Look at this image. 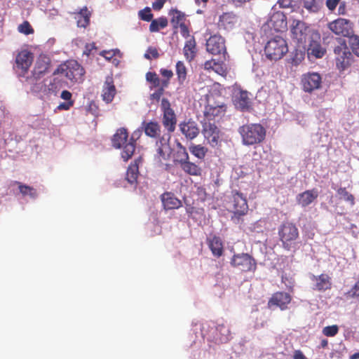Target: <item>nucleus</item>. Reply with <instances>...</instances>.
I'll return each instance as SVG.
<instances>
[{
    "label": "nucleus",
    "instance_id": "9d476101",
    "mask_svg": "<svg viewBox=\"0 0 359 359\" xmlns=\"http://www.w3.org/2000/svg\"><path fill=\"white\" fill-rule=\"evenodd\" d=\"M161 109L163 112L162 123L168 132V134L175 130L177 125V116L171 107L170 101L167 98L161 100Z\"/></svg>",
    "mask_w": 359,
    "mask_h": 359
},
{
    "label": "nucleus",
    "instance_id": "20e7f679",
    "mask_svg": "<svg viewBox=\"0 0 359 359\" xmlns=\"http://www.w3.org/2000/svg\"><path fill=\"white\" fill-rule=\"evenodd\" d=\"M288 52L286 41L276 36L268 41L264 47L266 57L271 60H278Z\"/></svg>",
    "mask_w": 359,
    "mask_h": 359
},
{
    "label": "nucleus",
    "instance_id": "a878e982",
    "mask_svg": "<svg viewBox=\"0 0 359 359\" xmlns=\"http://www.w3.org/2000/svg\"><path fill=\"white\" fill-rule=\"evenodd\" d=\"M142 158L140 156L129 165L126 172V180L130 184H136L140 173L139 166L142 164Z\"/></svg>",
    "mask_w": 359,
    "mask_h": 359
},
{
    "label": "nucleus",
    "instance_id": "a19ab883",
    "mask_svg": "<svg viewBox=\"0 0 359 359\" xmlns=\"http://www.w3.org/2000/svg\"><path fill=\"white\" fill-rule=\"evenodd\" d=\"M169 15L172 16L170 22L175 29L178 27L181 23H184L185 15L177 9H171Z\"/></svg>",
    "mask_w": 359,
    "mask_h": 359
},
{
    "label": "nucleus",
    "instance_id": "6e6d98bb",
    "mask_svg": "<svg viewBox=\"0 0 359 359\" xmlns=\"http://www.w3.org/2000/svg\"><path fill=\"white\" fill-rule=\"evenodd\" d=\"M165 88H157V90L154 92L153 93H151L150 95V100H155L156 102H158L161 99V97L163 95L164 93V90H165Z\"/></svg>",
    "mask_w": 359,
    "mask_h": 359
},
{
    "label": "nucleus",
    "instance_id": "774afa93",
    "mask_svg": "<svg viewBox=\"0 0 359 359\" xmlns=\"http://www.w3.org/2000/svg\"><path fill=\"white\" fill-rule=\"evenodd\" d=\"M293 359H308L303 352L300 350H296L293 354Z\"/></svg>",
    "mask_w": 359,
    "mask_h": 359
},
{
    "label": "nucleus",
    "instance_id": "de8ad7c7",
    "mask_svg": "<svg viewBox=\"0 0 359 359\" xmlns=\"http://www.w3.org/2000/svg\"><path fill=\"white\" fill-rule=\"evenodd\" d=\"M337 194L340 196V198L348 203L351 206L355 204L354 196L348 192L345 187H340L337 191Z\"/></svg>",
    "mask_w": 359,
    "mask_h": 359
},
{
    "label": "nucleus",
    "instance_id": "79ce46f5",
    "mask_svg": "<svg viewBox=\"0 0 359 359\" xmlns=\"http://www.w3.org/2000/svg\"><path fill=\"white\" fill-rule=\"evenodd\" d=\"M189 151L198 159H203L208 152V149L201 144H192L189 147Z\"/></svg>",
    "mask_w": 359,
    "mask_h": 359
},
{
    "label": "nucleus",
    "instance_id": "7ed1b4c3",
    "mask_svg": "<svg viewBox=\"0 0 359 359\" xmlns=\"http://www.w3.org/2000/svg\"><path fill=\"white\" fill-rule=\"evenodd\" d=\"M337 41V44L333 48L336 66L339 71H344L351 65L353 56L345 39L339 38Z\"/></svg>",
    "mask_w": 359,
    "mask_h": 359
},
{
    "label": "nucleus",
    "instance_id": "e2e57ef3",
    "mask_svg": "<svg viewBox=\"0 0 359 359\" xmlns=\"http://www.w3.org/2000/svg\"><path fill=\"white\" fill-rule=\"evenodd\" d=\"M161 74L165 77L168 81L172 77L173 73L171 70L167 69H160Z\"/></svg>",
    "mask_w": 359,
    "mask_h": 359
},
{
    "label": "nucleus",
    "instance_id": "412c9836",
    "mask_svg": "<svg viewBox=\"0 0 359 359\" xmlns=\"http://www.w3.org/2000/svg\"><path fill=\"white\" fill-rule=\"evenodd\" d=\"M116 94V89L111 76H107L102 87V97L106 103H110Z\"/></svg>",
    "mask_w": 359,
    "mask_h": 359
},
{
    "label": "nucleus",
    "instance_id": "69168bd1",
    "mask_svg": "<svg viewBox=\"0 0 359 359\" xmlns=\"http://www.w3.org/2000/svg\"><path fill=\"white\" fill-rule=\"evenodd\" d=\"M72 93L69 91L66 90H63L61 93V95H60L61 98L66 100L67 102L73 101L72 100Z\"/></svg>",
    "mask_w": 359,
    "mask_h": 359
},
{
    "label": "nucleus",
    "instance_id": "e433bc0d",
    "mask_svg": "<svg viewBox=\"0 0 359 359\" xmlns=\"http://www.w3.org/2000/svg\"><path fill=\"white\" fill-rule=\"evenodd\" d=\"M204 69L206 70H212L219 75L226 76V69L224 67L223 63L216 62L215 60H210L205 62L203 65Z\"/></svg>",
    "mask_w": 359,
    "mask_h": 359
},
{
    "label": "nucleus",
    "instance_id": "dca6fc26",
    "mask_svg": "<svg viewBox=\"0 0 359 359\" xmlns=\"http://www.w3.org/2000/svg\"><path fill=\"white\" fill-rule=\"evenodd\" d=\"M311 280L313 282L312 289L318 292H325L332 288V278L327 273L312 275Z\"/></svg>",
    "mask_w": 359,
    "mask_h": 359
},
{
    "label": "nucleus",
    "instance_id": "5fc2aeb1",
    "mask_svg": "<svg viewBox=\"0 0 359 359\" xmlns=\"http://www.w3.org/2000/svg\"><path fill=\"white\" fill-rule=\"evenodd\" d=\"M159 57L158 50L155 47L150 46L144 54V57L148 60L157 59Z\"/></svg>",
    "mask_w": 359,
    "mask_h": 359
},
{
    "label": "nucleus",
    "instance_id": "4468645a",
    "mask_svg": "<svg viewBox=\"0 0 359 359\" xmlns=\"http://www.w3.org/2000/svg\"><path fill=\"white\" fill-rule=\"evenodd\" d=\"M292 301L291 295L285 292H276L273 293L268 302V307L279 308L281 311L288 309Z\"/></svg>",
    "mask_w": 359,
    "mask_h": 359
},
{
    "label": "nucleus",
    "instance_id": "37998d69",
    "mask_svg": "<svg viewBox=\"0 0 359 359\" xmlns=\"http://www.w3.org/2000/svg\"><path fill=\"white\" fill-rule=\"evenodd\" d=\"M216 330L219 333L220 336L218 340L220 343H226L231 339V332L229 328L224 324L218 325Z\"/></svg>",
    "mask_w": 359,
    "mask_h": 359
},
{
    "label": "nucleus",
    "instance_id": "bf43d9fd",
    "mask_svg": "<svg viewBox=\"0 0 359 359\" xmlns=\"http://www.w3.org/2000/svg\"><path fill=\"white\" fill-rule=\"evenodd\" d=\"M178 27H180V34L183 37L187 38L189 36V30L185 23H181V25H178Z\"/></svg>",
    "mask_w": 359,
    "mask_h": 359
},
{
    "label": "nucleus",
    "instance_id": "09e8293b",
    "mask_svg": "<svg viewBox=\"0 0 359 359\" xmlns=\"http://www.w3.org/2000/svg\"><path fill=\"white\" fill-rule=\"evenodd\" d=\"M348 44L352 53L357 57H359V36L353 34L348 37Z\"/></svg>",
    "mask_w": 359,
    "mask_h": 359
},
{
    "label": "nucleus",
    "instance_id": "4be33fe9",
    "mask_svg": "<svg viewBox=\"0 0 359 359\" xmlns=\"http://www.w3.org/2000/svg\"><path fill=\"white\" fill-rule=\"evenodd\" d=\"M238 16L233 12L224 13L219 16L218 25L226 30H231L238 23Z\"/></svg>",
    "mask_w": 359,
    "mask_h": 359
},
{
    "label": "nucleus",
    "instance_id": "0eeeda50",
    "mask_svg": "<svg viewBox=\"0 0 359 359\" xmlns=\"http://www.w3.org/2000/svg\"><path fill=\"white\" fill-rule=\"evenodd\" d=\"M278 236L283 248L290 250L299 237V231L294 224L285 222L278 228Z\"/></svg>",
    "mask_w": 359,
    "mask_h": 359
},
{
    "label": "nucleus",
    "instance_id": "2f4dec72",
    "mask_svg": "<svg viewBox=\"0 0 359 359\" xmlns=\"http://www.w3.org/2000/svg\"><path fill=\"white\" fill-rule=\"evenodd\" d=\"M208 245L214 256L219 257L223 255V243L219 237L213 236L209 238Z\"/></svg>",
    "mask_w": 359,
    "mask_h": 359
},
{
    "label": "nucleus",
    "instance_id": "c756f323",
    "mask_svg": "<svg viewBox=\"0 0 359 359\" xmlns=\"http://www.w3.org/2000/svg\"><path fill=\"white\" fill-rule=\"evenodd\" d=\"M318 196V191L315 189L306 190L297 196V202L302 207H306L313 203Z\"/></svg>",
    "mask_w": 359,
    "mask_h": 359
},
{
    "label": "nucleus",
    "instance_id": "9b49d317",
    "mask_svg": "<svg viewBox=\"0 0 359 359\" xmlns=\"http://www.w3.org/2000/svg\"><path fill=\"white\" fill-rule=\"evenodd\" d=\"M327 26L336 35L348 38L353 34V23L347 19L337 18L330 22Z\"/></svg>",
    "mask_w": 359,
    "mask_h": 359
},
{
    "label": "nucleus",
    "instance_id": "6ab92c4d",
    "mask_svg": "<svg viewBox=\"0 0 359 359\" xmlns=\"http://www.w3.org/2000/svg\"><path fill=\"white\" fill-rule=\"evenodd\" d=\"M50 66V59L46 55H40L37 58L32 74L36 79H40L48 71Z\"/></svg>",
    "mask_w": 359,
    "mask_h": 359
},
{
    "label": "nucleus",
    "instance_id": "72a5a7b5",
    "mask_svg": "<svg viewBox=\"0 0 359 359\" xmlns=\"http://www.w3.org/2000/svg\"><path fill=\"white\" fill-rule=\"evenodd\" d=\"M146 80L150 84V89L153 88H167L169 85L168 80H161L156 72H148L146 74Z\"/></svg>",
    "mask_w": 359,
    "mask_h": 359
},
{
    "label": "nucleus",
    "instance_id": "13d9d810",
    "mask_svg": "<svg viewBox=\"0 0 359 359\" xmlns=\"http://www.w3.org/2000/svg\"><path fill=\"white\" fill-rule=\"evenodd\" d=\"M94 50H96L95 44L94 43H87L85 46L83 54L87 56H90L92 53V51Z\"/></svg>",
    "mask_w": 359,
    "mask_h": 359
},
{
    "label": "nucleus",
    "instance_id": "aec40b11",
    "mask_svg": "<svg viewBox=\"0 0 359 359\" xmlns=\"http://www.w3.org/2000/svg\"><path fill=\"white\" fill-rule=\"evenodd\" d=\"M269 26L276 32H283L287 28V18L283 12H274L268 21Z\"/></svg>",
    "mask_w": 359,
    "mask_h": 359
},
{
    "label": "nucleus",
    "instance_id": "473e14b6",
    "mask_svg": "<svg viewBox=\"0 0 359 359\" xmlns=\"http://www.w3.org/2000/svg\"><path fill=\"white\" fill-rule=\"evenodd\" d=\"M177 150L173 155V162L180 166L189 159L187 149L180 142L176 144Z\"/></svg>",
    "mask_w": 359,
    "mask_h": 359
},
{
    "label": "nucleus",
    "instance_id": "b1692460",
    "mask_svg": "<svg viewBox=\"0 0 359 359\" xmlns=\"http://www.w3.org/2000/svg\"><path fill=\"white\" fill-rule=\"evenodd\" d=\"M181 133L189 140H193L199 134V128L194 121H184L179 125Z\"/></svg>",
    "mask_w": 359,
    "mask_h": 359
},
{
    "label": "nucleus",
    "instance_id": "864d4df0",
    "mask_svg": "<svg viewBox=\"0 0 359 359\" xmlns=\"http://www.w3.org/2000/svg\"><path fill=\"white\" fill-rule=\"evenodd\" d=\"M139 16L141 18V20L149 22L153 18V15L151 12V9L149 7L145 8L143 10H141L139 12Z\"/></svg>",
    "mask_w": 359,
    "mask_h": 359
},
{
    "label": "nucleus",
    "instance_id": "bb28decb",
    "mask_svg": "<svg viewBox=\"0 0 359 359\" xmlns=\"http://www.w3.org/2000/svg\"><path fill=\"white\" fill-rule=\"evenodd\" d=\"M33 54L26 50L20 51L16 56V64L18 68L27 72L33 62Z\"/></svg>",
    "mask_w": 359,
    "mask_h": 359
},
{
    "label": "nucleus",
    "instance_id": "680f3d73",
    "mask_svg": "<svg viewBox=\"0 0 359 359\" xmlns=\"http://www.w3.org/2000/svg\"><path fill=\"white\" fill-rule=\"evenodd\" d=\"M340 0H327L326 6L330 11H334L339 4Z\"/></svg>",
    "mask_w": 359,
    "mask_h": 359
},
{
    "label": "nucleus",
    "instance_id": "ea45409f",
    "mask_svg": "<svg viewBox=\"0 0 359 359\" xmlns=\"http://www.w3.org/2000/svg\"><path fill=\"white\" fill-rule=\"evenodd\" d=\"M181 169L187 175L193 176H200L202 170L199 165L187 160L180 165Z\"/></svg>",
    "mask_w": 359,
    "mask_h": 359
},
{
    "label": "nucleus",
    "instance_id": "f3484780",
    "mask_svg": "<svg viewBox=\"0 0 359 359\" xmlns=\"http://www.w3.org/2000/svg\"><path fill=\"white\" fill-rule=\"evenodd\" d=\"M202 133L211 146L217 145L220 131L215 123L205 122L203 125Z\"/></svg>",
    "mask_w": 359,
    "mask_h": 359
},
{
    "label": "nucleus",
    "instance_id": "a211bd4d",
    "mask_svg": "<svg viewBox=\"0 0 359 359\" xmlns=\"http://www.w3.org/2000/svg\"><path fill=\"white\" fill-rule=\"evenodd\" d=\"M235 107L242 111H250L252 107L251 99L246 90H240L233 98Z\"/></svg>",
    "mask_w": 359,
    "mask_h": 359
},
{
    "label": "nucleus",
    "instance_id": "a18cd8bd",
    "mask_svg": "<svg viewBox=\"0 0 359 359\" xmlns=\"http://www.w3.org/2000/svg\"><path fill=\"white\" fill-rule=\"evenodd\" d=\"M168 25V20L161 17L155 20H153L149 25V31L151 32H157L161 29L166 27Z\"/></svg>",
    "mask_w": 359,
    "mask_h": 359
},
{
    "label": "nucleus",
    "instance_id": "8fccbe9b",
    "mask_svg": "<svg viewBox=\"0 0 359 359\" xmlns=\"http://www.w3.org/2000/svg\"><path fill=\"white\" fill-rule=\"evenodd\" d=\"M304 7L310 12H318L320 5L319 0H303Z\"/></svg>",
    "mask_w": 359,
    "mask_h": 359
},
{
    "label": "nucleus",
    "instance_id": "f03ea898",
    "mask_svg": "<svg viewBox=\"0 0 359 359\" xmlns=\"http://www.w3.org/2000/svg\"><path fill=\"white\" fill-rule=\"evenodd\" d=\"M55 74H61L71 83H75L83 80L85 71L76 60H71L60 65L55 70Z\"/></svg>",
    "mask_w": 359,
    "mask_h": 359
},
{
    "label": "nucleus",
    "instance_id": "1a4fd4ad",
    "mask_svg": "<svg viewBox=\"0 0 359 359\" xmlns=\"http://www.w3.org/2000/svg\"><path fill=\"white\" fill-rule=\"evenodd\" d=\"M230 264L243 272H255L257 269L256 260L248 253L233 255Z\"/></svg>",
    "mask_w": 359,
    "mask_h": 359
},
{
    "label": "nucleus",
    "instance_id": "052dcab7",
    "mask_svg": "<svg viewBox=\"0 0 359 359\" xmlns=\"http://www.w3.org/2000/svg\"><path fill=\"white\" fill-rule=\"evenodd\" d=\"M74 101H69L66 102L60 103L57 106V109L59 110H69L70 107H72L74 105Z\"/></svg>",
    "mask_w": 359,
    "mask_h": 359
},
{
    "label": "nucleus",
    "instance_id": "c9c22d12",
    "mask_svg": "<svg viewBox=\"0 0 359 359\" xmlns=\"http://www.w3.org/2000/svg\"><path fill=\"white\" fill-rule=\"evenodd\" d=\"M183 51L184 57L188 61L191 62L194 59L197 50L196 41L194 36L191 37L186 41Z\"/></svg>",
    "mask_w": 359,
    "mask_h": 359
},
{
    "label": "nucleus",
    "instance_id": "4d7b16f0",
    "mask_svg": "<svg viewBox=\"0 0 359 359\" xmlns=\"http://www.w3.org/2000/svg\"><path fill=\"white\" fill-rule=\"evenodd\" d=\"M347 294L350 297H359V279L353 286V287L348 291Z\"/></svg>",
    "mask_w": 359,
    "mask_h": 359
},
{
    "label": "nucleus",
    "instance_id": "58836bf2",
    "mask_svg": "<svg viewBox=\"0 0 359 359\" xmlns=\"http://www.w3.org/2000/svg\"><path fill=\"white\" fill-rule=\"evenodd\" d=\"M64 76H61V74H55L53 72V78L48 86V89L50 92L56 93L60 88L65 86L66 82L63 80Z\"/></svg>",
    "mask_w": 359,
    "mask_h": 359
},
{
    "label": "nucleus",
    "instance_id": "39448f33",
    "mask_svg": "<svg viewBox=\"0 0 359 359\" xmlns=\"http://www.w3.org/2000/svg\"><path fill=\"white\" fill-rule=\"evenodd\" d=\"M229 211L233 213L231 219L239 222L241 218L247 215L249 208L247 199L238 191H232L229 201Z\"/></svg>",
    "mask_w": 359,
    "mask_h": 359
},
{
    "label": "nucleus",
    "instance_id": "f257e3e1",
    "mask_svg": "<svg viewBox=\"0 0 359 359\" xmlns=\"http://www.w3.org/2000/svg\"><path fill=\"white\" fill-rule=\"evenodd\" d=\"M242 144L245 146L259 144L266 138V130L260 123H246L238 128Z\"/></svg>",
    "mask_w": 359,
    "mask_h": 359
},
{
    "label": "nucleus",
    "instance_id": "4c0bfd02",
    "mask_svg": "<svg viewBox=\"0 0 359 359\" xmlns=\"http://www.w3.org/2000/svg\"><path fill=\"white\" fill-rule=\"evenodd\" d=\"M18 185L20 193L23 196H29L31 198H36L38 196L36 190L30 186L25 185L18 181H13L11 186Z\"/></svg>",
    "mask_w": 359,
    "mask_h": 359
},
{
    "label": "nucleus",
    "instance_id": "f704fd0d",
    "mask_svg": "<svg viewBox=\"0 0 359 359\" xmlns=\"http://www.w3.org/2000/svg\"><path fill=\"white\" fill-rule=\"evenodd\" d=\"M76 14L77 15V17H76L77 26L81 28H86L90 25L91 12L88 11L86 6H84Z\"/></svg>",
    "mask_w": 359,
    "mask_h": 359
},
{
    "label": "nucleus",
    "instance_id": "7c9ffc66",
    "mask_svg": "<svg viewBox=\"0 0 359 359\" xmlns=\"http://www.w3.org/2000/svg\"><path fill=\"white\" fill-rule=\"evenodd\" d=\"M128 138V132L126 128H118L111 138L112 146L116 149H120L125 146Z\"/></svg>",
    "mask_w": 359,
    "mask_h": 359
},
{
    "label": "nucleus",
    "instance_id": "338daca9",
    "mask_svg": "<svg viewBox=\"0 0 359 359\" xmlns=\"http://www.w3.org/2000/svg\"><path fill=\"white\" fill-rule=\"evenodd\" d=\"M278 3L280 7L287 8L291 6L292 0H278Z\"/></svg>",
    "mask_w": 359,
    "mask_h": 359
},
{
    "label": "nucleus",
    "instance_id": "423d86ee",
    "mask_svg": "<svg viewBox=\"0 0 359 359\" xmlns=\"http://www.w3.org/2000/svg\"><path fill=\"white\" fill-rule=\"evenodd\" d=\"M290 31L293 41L296 42L299 46H302L304 49L307 41L311 37V34L318 32L310 29L304 22L299 20H293Z\"/></svg>",
    "mask_w": 359,
    "mask_h": 359
},
{
    "label": "nucleus",
    "instance_id": "49530a36",
    "mask_svg": "<svg viewBox=\"0 0 359 359\" xmlns=\"http://www.w3.org/2000/svg\"><path fill=\"white\" fill-rule=\"evenodd\" d=\"M187 70L184 64L178 61L176 64V74L177 76V81L180 85H183L187 79Z\"/></svg>",
    "mask_w": 359,
    "mask_h": 359
},
{
    "label": "nucleus",
    "instance_id": "0e129e2a",
    "mask_svg": "<svg viewBox=\"0 0 359 359\" xmlns=\"http://www.w3.org/2000/svg\"><path fill=\"white\" fill-rule=\"evenodd\" d=\"M166 1L167 0H156L152 4L153 8L156 11H160L163 7Z\"/></svg>",
    "mask_w": 359,
    "mask_h": 359
},
{
    "label": "nucleus",
    "instance_id": "393cba45",
    "mask_svg": "<svg viewBox=\"0 0 359 359\" xmlns=\"http://www.w3.org/2000/svg\"><path fill=\"white\" fill-rule=\"evenodd\" d=\"M141 134V130L138 129L133 132L129 142L123 146L121 157L124 161H128L133 155L135 150V138H139Z\"/></svg>",
    "mask_w": 359,
    "mask_h": 359
},
{
    "label": "nucleus",
    "instance_id": "ddd939ff",
    "mask_svg": "<svg viewBox=\"0 0 359 359\" xmlns=\"http://www.w3.org/2000/svg\"><path fill=\"white\" fill-rule=\"evenodd\" d=\"M302 90L306 93L320 89L322 85V77L317 72H308L302 74L301 77Z\"/></svg>",
    "mask_w": 359,
    "mask_h": 359
},
{
    "label": "nucleus",
    "instance_id": "603ef678",
    "mask_svg": "<svg viewBox=\"0 0 359 359\" xmlns=\"http://www.w3.org/2000/svg\"><path fill=\"white\" fill-rule=\"evenodd\" d=\"M18 30L20 32L26 35L32 34L34 32V29L28 21H25L21 25H20L18 27Z\"/></svg>",
    "mask_w": 359,
    "mask_h": 359
},
{
    "label": "nucleus",
    "instance_id": "3c124183",
    "mask_svg": "<svg viewBox=\"0 0 359 359\" xmlns=\"http://www.w3.org/2000/svg\"><path fill=\"white\" fill-rule=\"evenodd\" d=\"M322 332L326 337H334L339 332V327L337 325L326 326L323 329Z\"/></svg>",
    "mask_w": 359,
    "mask_h": 359
},
{
    "label": "nucleus",
    "instance_id": "c85d7f7f",
    "mask_svg": "<svg viewBox=\"0 0 359 359\" xmlns=\"http://www.w3.org/2000/svg\"><path fill=\"white\" fill-rule=\"evenodd\" d=\"M161 198L165 210L177 209L182 205V201L171 192L163 194Z\"/></svg>",
    "mask_w": 359,
    "mask_h": 359
},
{
    "label": "nucleus",
    "instance_id": "f8f14e48",
    "mask_svg": "<svg viewBox=\"0 0 359 359\" xmlns=\"http://www.w3.org/2000/svg\"><path fill=\"white\" fill-rule=\"evenodd\" d=\"M305 50L309 59L322 58L325 55L326 49L321 45L320 35L318 32L311 34V39L307 41Z\"/></svg>",
    "mask_w": 359,
    "mask_h": 359
},
{
    "label": "nucleus",
    "instance_id": "cd10ccee",
    "mask_svg": "<svg viewBox=\"0 0 359 359\" xmlns=\"http://www.w3.org/2000/svg\"><path fill=\"white\" fill-rule=\"evenodd\" d=\"M226 110V107L224 104L212 105L208 104L205 107L204 116L208 120H213L216 117L222 116Z\"/></svg>",
    "mask_w": 359,
    "mask_h": 359
},
{
    "label": "nucleus",
    "instance_id": "6e6552de",
    "mask_svg": "<svg viewBox=\"0 0 359 359\" xmlns=\"http://www.w3.org/2000/svg\"><path fill=\"white\" fill-rule=\"evenodd\" d=\"M170 135L165 134L157 139L155 144L154 161L158 165H163L168 161L172 153V148L170 144Z\"/></svg>",
    "mask_w": 359,
    "mask_h": 359
},
{
    "label": "nucleus",
    "instance_id": "2eb2a0df",
    "mask_svg": "<svg viewBox=\"0 0 359 359\" xmlns=\"http://www.w3.org/2000/svg\"><path fill=\"white\" fill-rule=\"evenodd\" d=\"M206 50L212 55H225V39L220 35L211 36L206 41Z\"/></svg>",
    "mask_w": 359,
    "mask_h": 359
},
{
    "label": "nucleus",
    "instance_id": "5701e85b",
    "mask_svg": "<svg viewBox=\"0 0 359 359\" xmlns=\"http://www.w3.org/2000/svg\"><path fill=\"white\" fill-rule=\"evenodd\" d=\"M141 129L149 137L158 139L159 137H161V127L156 121H143L141 124Z\"/></svg>",
    "mask_w": 359,
    "mask_h": 359
},
{
    "label": "nucleus",
    "instance_id": "c03bdc74",
    "mask_svg": "<svg viewBox=\"0 0 359 359\" xmlns=\"http://www.w3.org/2000/svg\"><path fill=\"white\" fill-rule=\"evenodd\" d=\"M305 57V49H295L291 54L290 62L294 66H298L302 63Z\"/></svg>",
    "mask_w": 359,
    "mask_h": 359
}]
</instances>
